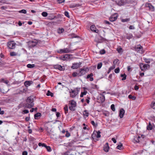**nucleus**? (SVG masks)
<instances>
[{"label":"nucleus","mask_w":155,"mask_h":155,"mask_svg":"<svg viewBox=\"0 0 155 155\" xmlns=\"http://www.w3.org/2000/svg\"><path fill=\"white\" fill-rule=\"evenodd\" d=\"M121 77H123V78L122 79V81H124L126 79L127 75L125 74H121Z\"/></svg>","instance_id":"36"},{"label":"nucleus","mask_w":155,"mask_h":155,"mask_svg":"<svg viewBox=\"0 0 155 155\" xmlns=\"http://www.w3.org/2000/svg\"><path fill=\"white\" fill-rule=\"evenodd\" d=\"M144 60L145 61V62L149 64L150 62V59H147V58H144Z\"/></svg>","instance_id":"46"},{"label":"nucleus","mask_w":155,"mask_h":155,"mask_svg":"<svg viewBox=\"0 0 155 155\" xmlns=\"http://www.w3.org/2000/svg\"><path fill=\"white\" fill-rule=\"evenodd\" d=\"M71 96L73 98L74 97L77 95L78 93L76 92L75 91L71 90V92H70Z\"/></svg>","instance_id":"16"},{"label":"nucleus","mask_w":155,"mask_h":155,"mask_svg":"<svg viewBox=\"0 0 155 155\" xmlns=\"http://www.w3.org/2000/svg\"><path fill=\"white\" fill-rule=\"evenodd\" d=\"M47 95L48 96H51V97L53 96V94L51 92L49 91H48L47 92Z\"/></svg>","instance_id":"39"},{"label":"nucleus","mask_w":155,"mask_h":155,"mask_svg":"<svg viewBox=\"0 0 155 155\" xmlns=\"http://www.w3.org/2000/svg\"><path fill=\"white\" fill-rule=\"evenodd\" d=\"M27 67L29 68H32L35 67V64H28L27 65Z\"/></svg>","instance_id":"34"},{"label":"nucleus","mask_w":155,"mask_h":155,"mask_svg":"<svg viewBox=\"0 0 155 155\" xmlns=\"http://www.w3.org/2000/svg\"><path fill=\"white\" fill-rule=\"evenodd\" d=\"M71 50L69 48H64L63 49H60L57 51V53L60 54H62L64 53H68L70 52Z\"/></svg>","instance_id":"6"},{"label":"nucleus","mask_w":155,"mask_h":155,"mask_svg":"<svg viewBox=\"0 0 155 155\" xmlns=\"http://www.w3.org/2000/svg\"><path fill=\"white\" fill-rule=\"evenodd\" d=\"M133 37V35L132 34H126V35L124 36V38L128 39H130Z\"/></svg>","instance_id":"20"},{"label":"nucleus","mask_w":155,"mask_h":155,"mask_svg":"<svg viewBox=\"0 0 155 155\" xmlns=\"http://www.w3.org/2000/svg\"><path fill=\"white\" fill-rule=\"evenodd\" d=\"M101 132L98 130L97 131H94L93 134L92 135V137H93L95 136H96L97 138H99L101 137V135H100Z\"/></svg>","instance_id":"8"},{"label":"nucleus","mask_w":155,"mask_h":155,"mask_svg":"<svg viewBox=\"0 0 155 155\" xmlns=\"http://www.w3.org/2000/svg\"><path fill=\"white\" fill-rule=\"evenodd\" d=\"M93 75V73H91L90 74H88L86 77V79H88L89 78L90 79V81H92L94 80V78L92 77Z\"/></svg>","instance_id":"19"},{"label":"nucleus","mask_w":155,"mask_h":155,"mask_svg":"<svg viewBox=\"0 0 155 155\" xmlns=\"http://www.w3.org/2000/svg\"><path fill=\"white\" fill-rule=\"evenodd\" d=\"M41 116V114L40 113H37L34 115L35 119L36 120H37L38 119V117Z\"/></svg>","instance_id":"24"},{"label":"nucleus","mask_w":155,"mask_h":155,"mask_svg":"<svg viewBox=\"0 0 155 155\" xmlns=\"http://www.w3.org/2000/svg\"><path fill=\"white\" fill-rule=\"evenodd\" d=\"M66 134L65 135V136L67 137H69L70 136V133L68 132V131H66Z\"/></svg>","instance_id":"49"},{"label":"nucleus","mask_w":155,"mask_h":155,"mask_svg":"<svg viewBox=\"0 0 155 155\" xmlns=\"http://www.w3.org/2000/svg\"><path fill=\"white\" fill-rule=\"evenodd\" d=\"M11 56H14L16 55V54L14 52H12L10 53Z\"/></svg>","instance_id":"55"},{"label":"nucleus","mask_w":155,"mask_h":155,"mask_svg":"<svg viewBox=\"0 0 155 155\" xmlns=\"http://www.w3.org/2000/svg\"><path fill=\"white\" fill-rule=\"evenodd\" d=\"M81 64V62H79L78 63L73 64L71 67V68L73 69H77L79 67Z\"/></svg>","instance_id":"11"},{"label":"nucleus","mask_w":155,"mask_h":155,"mask_svg":"<svg viewBox=\"0 0 155 155\" xmlns=\"http://www.w3.org/2000/svg\"><path fill=\"white\" fill-rule=\"evenodd\" d=\"M118 59H115L113 61L114 64L115 65V64L117 63L118 62Z\"/></svg>","instance_id":"56"},{"label":"nucleus","mask_w":155,"mask_h":155,"mask_svg":"<svg viewBox=\"0 0 155 155\" xmlns=\"http://www.w3.org/2000/svg\"><path fill=\"white\" fill-rule=\"evenodd\" d=\"M75 148L70 149L64 153V155H75Z\"/></svg>","instance_id":"3"},{"label":"nucleus","mask_w":155,"mask_h":155,"mask_svg":"<svg viewBox=\"0 0 155 155\" xmlns=\"http://www.w3.org/2000/svg\"><path fill=\"white\" fill-rule=\"evenodd\" d=\"M80 6H81V5H80V4H74L73 5H72V6H71V7L74 8H75L76 7H79Z\"/></svg>","instance_id":"50"},{"label":"nucleus","mask_w":155,"mask_h":155,"mask_svg":"<svg viewBox=\"0 0 155 155\" xmlns=\"http://www.w3.org/2000/svg\"><path fill=\"white\" fill-rule=\"evenodd\" d=\"M33 83V81H26L24 82V85L26 87H28L30 86Z\"/></svg>","instance_id":"18"},{"label":"nucleus","mask_w":155,"mask_h":155,"mask_svg":"<svg viewBox=\"0 0 155 155\" xmlns=\"http://www.w3.org/2000/svg\"><path fill=\"white\" fill-rule=\"evenodd\" d=\"M69 36H70V37L71 38H77L78 37V36L75 34L72 33L69 35Z\"/></svg>","instance_id":"33"},{"label":"nucleus","mask_w":155,"mask_h":155,"mask_svg":"<svg viewBox=\"0 0 155 155\" xmlns=\"http://www.w3.org/2000/svg\"><path fill=\"white\" fill-rule=\"evenodd\" d=\"M123 145L122 144V143H120V145H118L117 147V149L120 150H122L123 149Z\"/></svg>","instance_id":"30"},{"label":"nucleus","mask_w":155,"mask_h":155,"mask_svg":"<svg viewBox=\"0 0 155 155\" xmlns=\"http://www.w3.org/2000/svg\"><path fill=\"white\" fill-rule=\"evenodd\" d=\"M90 29L91 30L94 32V31L95 29H96V27L94 25H92L90 27Z\"/></svg>","instance_id":"29"},{"label":"nucleus","mask_w":155,"mask_h":155,"mask_svg":"<svg viewBox=\"0 0 155 155\" xmlns=\"http://www.w3.org/2000/svg\"><path fill=\"white\" fill-rule=\"evenodd\" d=\"M34 98L33 96H31L27 97L26 100V103L24 105L25 108H30L34 106Z\"/></svg>","instance_id":"1"},{"label":"nucleus","mask_w":155,"mask_h":155,"mask_svg":"<svg viewBox=\"0 0 155 155\" xmlns=\"http://www.w3.org/2000/svg\"><path fill=\"white\" fill-rule=\"evenodd\" d=\"M20 13H22L24 14H26V11L25 9H22L20 10L19 12Z\"/></svg>","instance_id":"54"},{"label":"nucleus","mask_w":155,"mask_h":155,"mask_svg":"<svg viewBox=\"0 0 155 155\" xmlns=\"http://www.w3.org/2000/svg\"><path fill=\"white\" fill-rule=\"evenodd\" d=\"M146 6L147 7H149L150 10L151 11H153L154 10V7L151 4L148 3V4L146 5Z\"/></svg>","instance_id":"22"},{"label":"nucleus","mask_w":155,"mask_h":155,"mask_svg":"<svg viewBox=\"0 0 155 155\" xmlns=\"http://www.w3.org/2000/svg\"><path fill=\"white\" fill-rule=\"evenodd\" d=\"M0 82H3L5 84H7L8 83V80H5L4 78H2L0 80Z\"/></svg>","instance_id":"35"},{"label":"nucleus","mask_w":155,"mask_h":155,"mask_svg":"<svg viewBox=\"0 0 155 155\" xmlns=\"http://www.w3.org/2000/svg\"><path fill=\"white\" fill-rule=\"evenodd\" d=\"M16 44L13 41H10L8 42V47L10 49H14L15 48Z\"/></svg>","instance_id":"7"},{"label":"nucleus","mask_w":155,"mask_h":155,"mask_svg":"<svg viewBox=\"0 0 155 155\" xmlns=\"http://www.w3.org/2000/svg\"><path fill=\"white\" fill-rule=\"evenodd\" d=\"M88 71V67L85 68H81L79 70V73L75 72H73L72 74V76L74 77H81L85 74L87 71Z\"/></svg>","instance_id":"2"},{"label":"nucleus","mask_w":155,"mask_h":155,"mask_svg":"<svg viewBox=\"0 0 155 155\" xmlns=\"http://www.w3.org/2000/svg\"><path fill=\"white\" fill-rule=\"evenodd\" d=\"M147 66H148V64H144L143 63H141L140 64V68L142 71H144V70L147 69Z\"/></svg>","instance_id":"13"},{"label":"nucleus","mask_w":155,"mask_h":155,"mask_svg":"<svg viewBox=\"0 0 155 155\" xmlns=\"http://www.w3.org/2000/svg\"><path fill=\"white\" fill-rule=\"evenodd\" d=\"M117 50L119 53H121L123 52V49L121 48H120L119 49L117 48Z\"/></svg>","instance_id":"41"},{"label":"nucleus","mask_w":155,"mask_h":155,"mask_svg":"<svg viewBox=\"0 0 155 155\" xmlns=\"http://www.w3.org/2000/svg\"><path fill=\"white\" fill-rule=\"evenodd\" d=\"M79 141V139L78 137H75L74 139L69 143V146H72L75 143H78Z\"/></svg>","instance_id":"10"},{"label":"nucleus","mask_w":155,"mask_h":155,"mask_svg":"<svg viewBox=\"0 0 155 155\" xmlns=\"http://www.w3.org/2000/svg\"><path fill=\"white\" fill-rule=\"evenodd\" d=\"M117 15L116 14L112 15L110 16L109 18V20L111 22L116 21L117 19Z\"/></svg>","instance_id":"12"},{"label":"nucleus","mask_w":155,"mask_h":155,"mask_svg":"<svg viewBox=\"0 0 155 155\" xmlns=\"http://www.w3.org/2000/svg\"><path fill=\"white\" fill-rule=\"evenodd\" d=\"M125 113V111L123 108L120 109L119 113V116L121 118L123 117Z\"/></svg>","instance_id":"17"},{"label":"nucleus","mask_w":155,"mask_h":155,"mask_svg":"<svg viewBox=\"0 0 155 155\" xmlns=\"http://www.w3.org/2000/svg\"><path fill=\"white\" fill-rule=\"evenodd\" d=\"M90 99V98L88 97H87V99L86 100V101L87 104H89V102H90L89 99Z\"/></svg>","instance_id":"61"},{"label":"nucleus","mask_w":155,"mask_h":155,"mask_svg":"<svg viewBox=\"0 0 155 155\" xmlns=\"http://www.w3.org/2000/svg\"><path fill=\"white\" fill-rule=\"evenodd\" d=\"M69 105H70V106H73V107H75L76 105V103L75 101L72 100L71 101L70 104Z\"/></svg>","instance_id":"28"},{"label":"nucleus","mask_w":155,"mask_h":155,"mask_svg":"<svg viewBox=\"0 0 155 155\" xmlns=\"http://www.w3.org/2000/svg\"><path fill=\"white\" fill-rule=\"evenodd\" d=\"M128 97L129 99H132L134 100H135L136 98L135 96H133L131 94L129 95Z\"/></svg>","instance_id":"31"},{"label":"nucleus","mask_w":155,"mask_h":155,"mask_svg":"<svg viewBox=\"0 0 155 155\" xmlns=\"http://www.w3.org/2000/svg\"><path fill=\"white\" fill-rule=\"evenodd\" d=\"M102 64L101 62H100L97 65V69H100L102 67Z\"/></svg>","instance_id":"42"},{"label":"nucleus","mask_w":155,"mask_h":155,"mask_svg":"<svg viewBox=\"0 0 155 155\" xmlns=\"http://www.w3.org/2000/svg\"><path fill=\"white\" fill-rule=\"evenodd\" d=\"M101 54H103L105 53V51L104 50H102L100 51Z\"/></svg>","instance_id":"64"},{"label":"nucleus","mask_w":155,"mask_h":155,"mask_svg":"<svg viewBox=\"0 0 155 155\" xmlns=\"http://www.w3.org/2000/svg\"><path fill=\"white\" fill-rule=\"evenodd\" d=\"M111 110L114 111L115 110V106L114 104H112L111 106Z\"/></svg>","instance_id":"48"},{"label":"nucleus","mask_w":155,"mask_h":155,"mask_svg":"<svg viewBox=\"0 0 155 155\" xmlns=\"http://www.w3.org/2000/svg\"><path fill=\"white\" fill-rule=\"evenodd\" d=\"M64 110L65 113V114H66L68 111V107L67 105H66L64 107Z\"/></svg>","instance_id":"37"},{"label":"nucleus","mask_w":155,"mask_h":155,"mask_svg":"<svg viewBox=\"0 0 155 155\" xmlns=\"http://www.w3.org/2000/svg\"><path fill=\"white\" fill-rule=\"evenodd\" d=\"M28 153L26 151H25L22 152V155H27Z\"/></svg>","instance_id":"60"},{"label":"nucleus","mask_w":155,"mask_h":155,"mask_svg":"<svg viewBox=\"0 0 155 155\" xmlns=\"http://www.w3.org/2000/svg\"><path fill=\"white\" fill-rule=\"evenodd\" d=\"M152 126L151 124V123L149 122L148 125L147 127V129L148 130H151L152 129Z\"/></svg>","instance_id":"25"},{"label":"nucleus","mask_w":155,"mask_h":155,"mask_svg":"<svg viewBox=\"0 0 155 155\" xmlns=\"http://www.w3.org/2000/svg\"><path fill=\"white\" fill-rule=\"evenodd\" d=\"M37 147H38V145H37V144H33V148L34 150H35L37 148Z\"/></svg>","instance_id":"57"},{"label":"nucleus","mask_w":155,"mask_h":155,"mask_svg":"<svg viewBox=\"0 0 155 155\" xmlns=\"http://www.w3.org/2000/svg\"><path fill=\"white\" fill-rule=\"evenodd\" d=\"M151 107L153 109H155V102H152L151 105Z\"/></svg>","instance_id":"44"},{"label":"nucleus","mask_w":155,"mask_h":155,"mask_svg":"<svg viewBox=\"0 0 155 155\" xmlns=\"http://www.w3.org/2000/svg\"><path fill=\"white\" fill-rule=\"evenodd\" d=\"M45 148L48 152H51V149L50 146H47Z\"/></svg>","instance_id":"45"},{"label":"nucleus","mask_w":155,"mask_h":155,"mask_svg":"<svg viewBox=\"0 0 155 155\" xmlns=\"http://www.w3.org/2000/svg\"><path fill=\"white\" fill-rule=\"evenodd\" d=\"M64 31V29L63 28H59L57 30V32L59 34L62 33Z\"/></svg>","instance_id":"27"},{"label":"nucleus","mask_w":155,"mask_h":155,"mask_svg":"<svg viewBox=\"0 0 155 155\" xmlns=\"http://www.w3.org/2000/svg\"><path fill=\"white\" fill-rule=\"evenodd\" d=\"M64 15L65 16L68 17V18H70V16L69 15L68 12L67 11L65 12L64 13Z\"/></svg>","instance_id":"52"},{"label":"nucleus","mask_w":155,"mask_h":155,"mask_svg":"<svg viewBox=\"0 0 155 155\" xmlns=\"http://www.w3.org/2000/svg\"><path fill=\"white\" fill-rule=\"evenodd\" d=\"M150 120L153 121L155 122V117L154 116H152L150 117Z\"/></svg>","instance_id":"51"},{"label":"nucleus","mask_w":155,"mask_h":155,"mask_svg":"<svg viewBox=\"0 0 155 155\" xmlns=\"http://www.w3.org/2000/svg\"><path fill=\"white\" fill-rule=\"evenodd\" d=\"M126 2L125 0H120L119 1V4L120 5H124Z\"/></svg>","instance_id":"26"},{"label":"nucleus","mask_w":155,"mask_h":155,"mask_svg":"<svg viewBox=\"0 0 155 155\" xmlns=\"http://www.w3.org/2000/svg\"><path fill=\"white\" fill-rule=\"evenodd\" d=\"M71 55V54H66L63 56H61L59 58L61 60L64 61L66 60L67 59H69L70 58V56Z\"/></svg>","instance_id":"9"},{"label":"nucleus","mask_w":155,"mask_h":155,"mask_svg":"<svg viewBox=\"0 0 155 155\" xmlns=\"http://www.w3.org/2000/svg\"><path fill=\"white\" fill-rule=\"evenodd\" d=\"M23 112L24 114H28L29 113V111L28 110H23Z\"/></svg>","instance_id":"59"},{"label":"nucleus","mask_w":155,"mask_h":155,"mask_svg":"<svg viewBox=\"0 0 155 155\" xmlns=\"http://www.w3.org/2000/svg\"><path fill=\"white\" fill-rule=\"evenodd\" d=\"M114 71L115 73H118L120 71V69L119 67L115 69L114 70Z\"/></svg>","instance_id":"53"},{"label":"nucleus","mask_w":155,"mask_h":155,"mask_svg":"<svg viewBox=\"0 0 155 155\" xmlns=\"http://www.w3.org/2000/svg\"><path fill=\"white\" fill-rule=\"evenodd\" d=\"M37 44V43L36 42H35L34 41H32L31 42V44H30L29 47L30 48H32L33 47H34Z\"/></svg>","instance_id":"23"},{"label":"nucleus","mask_w":155,"mask_h":155,"mask_svg":"<svg viewBox=\"0 0 155 155\" xmlns=\"http://www.w3.org/2000/svg\"><path fill=\"white\" fill-rule=\"evenodd\" d=\"M54 68L55 69H58L60 71H62L64 70V68H63V67L59 65H56L54 66Z\"/></svg>","instance_id":"21"},{"label":"nucleus","mask_w":155,"mask_h":155,"mask_svg":"<svg viewBox=\"0 0 155 155\" xmlns=\"http://www.w3.org/2000/svg\"><path fill=\"white\" fill-rule=\"evenodd\" d=\"M109 149V147L108 145V143H105L104 147V150L106 152H108Z\"/></svg>","instance_id":"14"},{"label":"nucleus","mask_w":155,"mask_h":155,"mask_svg":"<svg viewBox=\"0 0 155 155\" xmlns=\"http://www.w3.org/2000/svg\"><path fill=\"white\" fill-rule=\"evenodd\" d=\"M130 18H127L125 19H122L121 20L122 22H125L129 21H130Z\"/></svg>","instance_id":"40"},{"label":"nucleus","mask_w":155,"mask_h":155,"mask_svg":"<svg viewBox=\"0 0 155 155\" xmlns=\"http://www.w3.org/2000/svg\"><path fill=\"white\" fill-rule=\"evenodd\" d=\"M41 14L43 17H46L47 16L48 14L46 12H43Z\"/></svg>","instance_id":"47"},{"label":"nucleus","mask_w":155,"mask_h":155,"mask_svg":"<svg viewBox=\"0 0 155 155\" xmlns=\"http://www.w3.org/2000/svg\"><path fill=\"white\" fill-rule=\"evenodd\" d=\"M38 146L40 147L42 146V147H44L45 148V147L47 146L46 144H45L44 143H38Z\"/></svg>","instance_id":"38"},{"label":"nucleus","mask_w":155,"mask_h":155,"mask_svg":"<svg viewBox=\"0 0 155 155\" xmlns=\"http://www.w3.org/2000/svg\"><path fill=\"white\" fill-rule=\"evenodd\" d=\"M69 109L70 110H71L72 111H74L75 110V107L72 106H71L69 105Z\"/></svg>","instance_id":"43"},{"label":"nucleus","mask_w":155,"mask_h":155,"mask_svg":"<svg viewBox=\"0 0 155 155\" xmlns=\"http://www.w3.org/2000/svg\"><path fill=\"white\" fill-rule=\"evenodd\" d=\"M135 49L136 51L140 53L143 54L144 52L142 47L140 45L135 46Z\"/></svg>","instance_id":"5"},{"label":"nucleus","mask_w":155,"mask_h":155,"mask_svg":"<svg viewBox=\"0 0 155 155\" xmlns=\"http://www.w3.org/2000/svg\"><path fill=\"white\" fill-rule=\"evenodd\" d=\"M145 137V136L143 135H141V137H140V136H138V137H135L134 139L135 140L137 143H138L140 142V139H141L142 137L143 139Z\"/></svg>","instance_id":"15"},{"label":"nucleus","mask_w":155,"mask_h":155,"mask_svg":"<svg viewBox=\"0 0 155 155\" xmlns=\"http://www.w3.org/2000/svg\"><path fill=\"white\" fill-rule=\"evenodd\" d=\"M91 124L94 126V127L96 126H95V123L94 121H93V120L91 121Z\"/></svg>","instance_id":"62"},{"label":"nucleus","mask_w":155,"mask_h":155,"mask_svg":"<svg viewBox=\"0 0 155 155\" xmlns=\"http://www.w3.org/2000/svg\"><path fill=\"white\" fill-rule=\"evenodd\" d=\"M65 0H58V2L59 3H62L64 2Z\"/></svg>","instance_id":"58"},{"label":"nucleus","mask_w":155,"mask_h":155,"mask_svg":"<svg viewBox=\"0 0 155 155\" xmlns=\"http://www.w3.org/2000/svg\"><path fill=\"white\" fill-rule=\"evenodd\" d=\"M97 102L100 104H102L104 102L105 100V96L101 94H100L97 98Z\"/></svg>","instance_id":"4"},{"label":"nucleus","mask_w":155,"mask_h":155,"mask_svg":"<svg viewBox=\"0 0 155 155\" xmlns=\"http://www.w3.org/2000/svg\"><path fill=\"white\" fill-rule=\"evenodd\" d=\"M89 113L87 110H85L83 112V114L84 116H85L88 117L89 115Z\"/></svg>","instance_id":"32"},{"label":"nucleus","mask_w":155,"mask_h":155,"mask_svg":"<svg viewBox=\"0 0 155 155\" xmlns=\"http://www.w3.org/2000/svg\"><path fill=\"white\" fill-rule=\"evenodd\" d=\"M129 29H135V28L133 25H130L129 27Z\"/></svg>","instance_id":"63"}]
</instances>
